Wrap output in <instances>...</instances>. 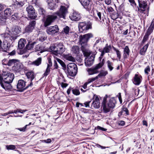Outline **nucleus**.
Returning a JSON list of instances; mask_svg holds the SVG:
<instances>
[{
    "mask_svg": "<svg viewBox=\"0 0 154 154\" xmlns=\"http://www.w3.org/2000/svg\"><path fill=\"white\" fill-rule=\"evenodd\" d=\"M50 49L57 56L59 54H62L65 51V48L63 43H59L56 45H53L51 46Z\"/></svg>",
    "mask_w": 154,
    "mask_h": 154,
    "instance_id": "f257e3e1",
    "label": "nucleus"
},
{
    "mask_svg": "<svg viewBox=\"0 0 154 154\" xmlns=\"http://www.w3.org/2000/svg\"><path fill=\"white\" fill-rule=\"evenodd\" d=\"M78 27L79 31L83 32L91 28V23L90 22H80L79 23Z\"/></svg>",
    "mask_w": 154,
    "mask_h": 154,
    "instance_id": "f03ea898",
    "label": "nucleus"
},
{
    "mask_svg": "<svg viewBox=\"0 0 154 154\" xmlns=\"http://www.w3.org/2000/svg\"><path fill=\"white\" fill-rule=\"evenodd\" d=\"M67 70L69 75L74 76L76 74L77 72V66L74 63H69L67 66Z\"/></svg>",
    "mask_w": 154,
    "mask_h": 154,
    "instance_id": "7ed1b4c3",
    "label": "nucleus"
},
{
    "mask_svg": "<svg viewBox=\"0 0 154 154\" xmlns=\"http://www.w3.org/2000/svg\"><path fill=\"white\" fill-rule=\"evenodd\" d=\"M1 75V74H0ZM14 75L9 73H4L2 76H0L2 82L11 83L14 79Z\"/></svg>",
    "mask_w": 154,
    "mask_h": 154,
    "instance_id": "20e7f679",
    "label": "nucleus"
},
{
    "mask_svg": "<svg viewBox=\"0 0 154 154\" xmlns=\"http://www.w3.org/2000/svg\"><path fill=\"white\" fill-rule=\"evenodd\" d=\"M103 61H104V60L103 59L102 62L97 64L95 67L91 68L88 69L87 71L88 72V75H92L98 73L99 71L98 70L104 64Z\"/></svg>",
    "mask_w": 154,
    "mask_h": 154,
    "instance_id": "39448f33",
    "label": "nucleus"
},
{
    "mask_svg": "<svg viewBox=\"0 0 154 154\" xmlns=\"http://www.w3.org/2000/svg\"><path fill=\"white\" fill-rule=\"evenodd\" d=\"M21 30V29L19 26H13L10 31L11 36L12 38L11 40L14 41L18 37L17 35L20 32Z\"/></svg>",
    "mask_w": 154,
    "mask_h": 154,
    "instance_id": "423d86ee",
    "label": "nucleus"
},
{
    "mask_svg": "<svg viewBox=\"0 0 154 154\" xmlns=\"http://www.w3.org/2000/svg\"><path fill=\"white\" fill-rule=\"evenodd\" d=\"M68 12V7L66 8L63 6H60V9L55 14L60 18L65 19L66 15Z\"/></svg>",
    "mask_w": 154,
    "mask_h": 154,
    "instance_id": "0eeeda50",
    "label": "nucleus"
},
{
    "mask_svg": "<svg viewBox=\"0 0 154 154\" xmlns=\"http://www.w3.org/2000/svg\"><path fill=\"white\" fill-rule=\"evenodd\" d=\"M57 18L55 14L48 15L47 16L46 20L44 21V26L45 27L50 25L54 22Z\"/></svg>",
    "mask_w": 154,
    "mask_h": 154,
    "instance_id": "6e6552de",
    "label": "nucleus"
},
{
    "mask_svg": "<svg viewBox=\"0 0 154 154\" xmlns=\"http://www.w3.org/2000/svg\"><path fill=\"white\" fill-rule=\"evenodd\" d=\"M26 11L27 12L28 16L30 18L34 19L36 17L35 10L31 5L28 6L26 8Z\"/></svg>",
    "mask_w": 154,
    "mask_h": 154,
    "instance_id": "1a4fd4ad",
    "label": "nucleus"
},
{
    "mask_svg": "<svg viewBox=\"0 0 154 154\" xmlns=\"http://www.w3.org/2000/svg\"><path fill=\"white\" fill-rule=\"evenodd\" d=\"M139 8L138 10L141 13H143L147 7V4L146 1L143 0H138Z\"/></svg>",
    "mask_w": 154,
    "mask_h": 154,
    "instance_id": "9d476101",
    "label": "nucleus"
},
{
    "mask_svg": "<svg viewBox=\"0 0 154 154\" xmlns=\"http://www.w3.org/2000/svg\"><path fill=\"white\" fill-rule=\"evenodd\" d=\"M59 29L57 25L49 26L46 30L47 33L49 35H53L58 32Z\"/></svg>",
    "mask_w": 154,
    "mask_h": 154,
    "instance_id": "9b49d317",
    "label": "nucleus"
},
{
    "mask_svg": "<svg viewBox=\"0 0 154 154\" xmlns=\"http://www.w3.org/2000/svg\"><path fill=\"white\" fill-rule=\"evenodd\" d=\"M93 98L94 100L92 103L91 107H93L95 109L99 108L100 106V103L98 96L94 95V96Z\"/></svg>",
    "mask_w": 154,
    "mask_h": 154,
    "instance_id": "f8f14e48",
    "label": "nucleus"
},
{
    "mask_svg": "<svg viewBox=\"0 0 154 154\" xmlns=\"http://www.w3.org/2000/svg\"><path fill=\"white\" fill-rule=\"evenodd\" d=\"M29 85L27 86V87ZM27 87H25V82L22 80H20L18 81L17 85V88L20 91H23Z\"/></svg>",
    "mask_w": 154,
    "mask_h": 154,
    "instance_id": "ddd939ff",
    "label": "nucleus"
},
{
    "mask_svg": "<svg viewBox=\"0 0 154 154\" xmlns=\"http://www.w3.org/2000/svg\"><path fill=\"white\" fill-rule=\"evenodd\" d=\"M80 2L84 7L88 11L91 9V5L90 0H81Z\"/></svg>",
    "mask_w": 154,
    "mask_h": 154,
    "instance_id": "4468645a",
    "label": "nucleus"
},
{
    "mask_svg": "<svg viewBox=\"0 0 154 154\" xmlns=\"http://www.w3.org/2000/svg\"><path fill=\"white\" fill-rule=\"evenodd\" d=\"M69 18L72 20L78 21L81 19V16L79 14L75 11L70 14Z\"/></svg>",
    "mask_w": 154,
    "mask_h": 154,
    "instance_id": "2eb2a0df",
    "label": "nucleus"
},
{
    "mask_svg": "<svg viewBox=\"0 0 154 154\" xmlns=\"http://www.w3.org/2000/svg\"><path fill=\"white\" fill-rule=\"evenodd\" d=\"M88 42V41L84 35L79 36V42L80 44L82 46L81 48L87 47V46Z\"/></svg>",
    "mask_w": 154,
    "mask_h": 154,
    "instance_id": "dca6fc26",
    "label": "nucleus"
},
{
    "mask_svg": "<svg viewBox=\"0 0 154 154\" xmlns=\"http://www.w3.org/2000/svg\"><path fill=\"white\" fill-rule=\"evenodd\" d=\"M35 21L32 20L30 22L29 24L25 29V31L27 32H32L35 24Z\"/></svg>",
    "mask_w": 154,
    "mask_h": 154,
    "instance_id": "f3484780",
    "label": "nucleus"
},
{
    "mask_svg": "<svg viewBox=\"0 0 154 154\" xmlns=\"http://www.w3.org/2000/svg\"><path fill=\"white\" fill-rule=\"evenodd\" d=\"M115 105L112 103L109 100L107 103V106H106V113L110 112L109 114H110L113 111V109L115 107Z\"/></svg>",
    "mask_w": 154,
    "mask_h": 154,
    "instance_id": "a211bd4d",
    "label": "nucleus"
},
{
    "mask_svg": "<svg viewBox=\"0 0 154 154\" xmlns=\"http://www.w3.org/2000/svg\"><path fill=\"white\" fill-rule=\"evenodd\" d=\"M142 76L140 75H139L137 74H136L133 81L134 84L136 85H139L141 82V79Z\"/></svg>",
    "mask_w": 154,
    "mask_h": 154,
    "instance_id": "6ab92c4d",
    "label": "nucleus"
},
{
    "mask_svg": "<svg viewBox=\"0 0 154 154\" xmlns=\"http://www.w3.org/2000/svg\"><path fill=\"white\" fill-rule=\"evenodd\" d=\"M106 75V73L105 72H103L101 71L100 73L97 76H96L95 77L89 79L87 82V83L89 84L94 81L95 80L98 79V77L102 76H104Z\"/></svg>",
    "mask_w": 154,
    "mask_h": 154,
    "instance_id": "aec40b11",
    "label": "nucleus"
},
{
    "mask_svg": "<svg viewBox=\"0 0 154 154\" xmlns=\"http://www.w3.org/2000/svg\"><path fill=\"white\" fill-rule=\"evenodd\" d=\"M42 60V58L41 57H39L32 62L29 61L28 62V64L33 65L36 66H38L41 63Z\"/></svg>",
    "mask_w": 154,
    "mask_h": 154,
    "instance_id": "412c9836",
    "label": "nucleus"
},
{
    "mask_svg": "<svg viewBox=\"0 0 154 154\" xmlns=\"http://www.w3.org/2000/svg\"><path fill=\"white\" fill-rule=\"evenodd\" d=\"M71 51L73 54H78L79 52V47L78 46H73L71 49Z\"/></svg>",
    "mask_w": 154,
    "mask_h": 154,
    "instance_id": "4be33fe9",
    "label": "nucleus"
},
{
    "mask_svg": "<svg viewBox=\"0 0 154 154\" xmlns=\"http://www.w3.org/2000/svg\"><path fill=\"white\" fill-rule=\"evenodd\" d=\"M19 63V60L17 59H13L8 60V66H11L14 65V66L16 67L17 65Z\"/></svg>",
    "mask_w": 154,
    "mask_h": 154,
    "instance_id": "5701e85b",
    "label": "nucleus"
},
{
    "mask_svg": "<svg viewBox=\"0 0 154 154\" xmlns=\"http://www.w3.org/2000/svg\"><path fill=\"white\" fill-rule=\"evenodd\" d=\"M64 58L67 60L74 62L75 61V58L73 57L71 54H65L63 55Z\"/></svg>",
    "mask_w": 154,
    "mask_h": 154,
    "instance_id": "b1692460",
    "label": "nucleus"
},
{
    "mask_svg": "<svg viewBox=\"0 0 154 154\" xmlns=\"http://www.w3.org/2000/svg\"><path fill=\"white\" fill-rule=\"evenodd\" d=\"M94 61V59L87 57L85 59V64L86 66H90L93 64Z\"/></svg>",
    "mask_w": 154,
    "mask_h": 154,
    "instance_id": "393cba45",
    "label": "nucleus"
},
{
    "mask_svg": "<svg viewBox=\"0 0 154 154\" xmlns=\"http://www.w3.org/2000/svg\"><path fill=\"white\" fill-rule=\"evenodd\" d=\"M25 43V39L24 38H21L18 42V48L20 49L23 48L24 47Z\"/></svg>",
    "mask_w": 154,
    "mask_h": 154,
    "instance_id": "a878e982",
    "label": "nucleus"
},
{
    "mask_svg": "<svg viewBox=\"0 0 154 154\" xmlns=\"http://www.w3.org/2000/svg\"><path fill=\"white\" fill-rule=\"evenodd\" d=\"M125 114L126 115H128L129 112L127 108L124 107L122 108L121 111L119 112L118 116H120L122 115Z\"/></svg>",
    "mask_w": 154,
    "mask_h": 154,
    "instance_id": "bb28decb",
    "label": "nucleus"
},
{
    "mask_svg": "<svg viewBox=\"0 0 154 154\" xmlns=\"http://www.w3.org/2000/svg\"><path fill=\"white\" fill-rule=\"evenodd\" d=\"M26 75L28 79H30L32 81L34 78L35 76L33 72H29L26 73Z\"/></svg>",
    "mask_w": 154,
    "mask_h": 154,
    "instance_id": "cd10ccee",
    "label": "nucleus"
},
{
    "mask_svg": "<svg viewBox=\"0 0 154 154\" xmlns=\"http://www.w3.org/2000/svg\"><path fill=\"white\" fill-rule=\"evenodd\" d=\"M148 44H147L144 45L140 50V53L141 55H144L148 47Z\"/></svg>",
    "mask_w": 154,
    "mask_h": 154,
    "instance_id": "c85d7f7f",
    "label": "nucleus"
},
{
    "mask_svg": "<svg viewBox=\"0 0 154 154\" xmlns=\"http://www.w3.org/2000/svg\"><path fill=\"white\" fill-rule=\"evenodd\" d=\"M23 5V3L22 2H16L13 5V6L16 9H18L21 7Z\"/></svg>",
    "mask_w": 154,
    "mask_h": 154,
    "instance_id": "c756f323",
    "label": "nucleus"
},
{
    "mask_svg": "<svg viewBox=\"0 0 154 154\" xmlns=\"http://www.w3.org/2000/svg\"><path fill=\"white\" fill-rule=\"evenodd\" d=\"M129 49L128 46H126L124 48L123 54L124 57L127 58L129 54Z\"/></svg>",
    "mask_w": 154,
    "mask_h": 154,
    "instance_id": "7c9ffc66",
    "label": "nucleus"
},
{
    "mask_svg": "<svg viewBox=\"0 0 154 154\" xmlns=\"http://www.w3.org/2000/svg\"><path fill=\"white\" fill-rule=\"evenodd\" d=\"M12 13V10L10 8H7L4 11V15L7 17L10 16Z\"/></svg>",
    "mask_w": 154,
    "mask_h": 154,
    "instance_id": "2f4dec72",
    "label": "nucleus"
},
{
    "mask_svg": "<svg viewBox=\"0 0 154 154\" xmlns=\"http://www.w3.org/2000/svg\"><path fill=\"white\" fill-rule=\"evenodd\" d=\"M85 56L88 57L90 54V53L86 48V47L81 48Z\"/></svg>",
    "mask_w": 154,
    "mask_h": 154,
    "instance_id": "473e14b6",
    "label": "nucleus"
},
{
    "mask_svg": "<svg viewBox=\"0 0 154 154\" xmlns=\"http://www.w3.org/2000/svg\"><path fill=\"white\" fill-rule=\"evenodd\" d=\"M2 36L4 38V41H5L6 42H7L8 40H9L10 39L11 40V39H12L11 36H10V35L8 33H5L3 34L2 35Z\"/></svg>",
    "mask_w": 154,
    "mask_h": 154,
    "instance_id": "72a5a7b5",
    "label": "nucleus"
},
{
    "mask_svg": "<svg viewBox=\"0 0 154 154\" xmlns=\"http://www.w3.org/2000/svg\"><path fill=\"white\" fill-rule=\"evenodd\" d=\"M35 42H29L26 46V48L27 50H31L33 48L34 45L35 44Z\"/></svg>",
    "mask_w": 154,
    "mask_h": 154,
    "instance_id": "f704fd0d",
    "label": "nucleus"
},
{
    "mask_svg": "<svg viewBox=\"0 0 154 154\" xmlns=\"http://www.w3.org/2000/svg\"><path fill=\"white\" fill-rule=\"evenodd\" d=\"M106 99L105 97L103 98L102 103V108H103V110L104 113L106 112Z\"/></svg>",
    "mask_w": 154,
    "mask_h": 154,
    "instance_id": "c9c22d12",
    "label": "nucleus"
},
{
    "mask_svg": "<svg viewBox=\"0 0 154 154\" xmlns=\"http://www.w3.org/2000/svg\"><path fill=\"white\" fill-rule=\"evenodd\" d=\"M84 35L88 42L90 38H92L93 36V35L92 33H88Z\"/></svg>",
    "mask_w": 154,
    "mask_h": 154,
    "instance_id": "e433bc0d",
    "label": "nucleus"
},
{
    "mask_svg": "<svg viewBox=\"0 0 154 154\" xmlns=\"http://www.w3.org/2000/svg\"><path fill=\"white\" fill-rule=\"evenodd\" d=\"M16 67V69L17 70H22L23 68V65L20 63L19 62V63L18 64H17V65L16 67Z\"/></svg>",
    "mask_w": 154,
    "mask_h": 154,
    "instance_id": "4c0bfd02",
    "label": "nucleus"
},
{
    "mask_svg": "<svg viewBox=\"0 0 154 154\" xmlns=\"http://www.w3.org/2000/svg\"><path fill=\"white\" fill-rule=\"evenodd\" d=\"M6 148L8 150H14L16 149V146L15 145H6Z\"/></svg>",
    "mask_w": 154,
    "mask_h": 154,
    "instance_id": "58836bf2",
    "label": "nucleus"
},
{
    "mask_svg": "<svg viewBox=\"0 0 154 154\" xmlns=\"http://www.w3.org/2000/svg\"><path fill=\"white\" fill-rule=\"evenodd\" d=\"M54 58H56L57 61L60 63L62 66L63 67H66V65L65 63L62 60L60 59L57 58L55 56H54Z\"/></svg>",
    "mask_w": 154,
    "mask_h": 154,
    "instance_id": "ea45409f",
    "label": "nucleus"
},
{
    "mask_svg": "<svg viewBox=\"0 0 154 154\" xmlns=\"http://www.w3.org/2000/svg\"><path fill=\"white\" fill-rule=\"evenodd\" d=\"M107 66L108 67L110 71H112L113 69L112 63L110 62L109 61H107Z\"/></svg>",
    "mask_w": 154,
    "mask_h": 154,
    "instance_id": "a19ab883",
    "label": "nucleus"
},
{
    "mask_svg": "<svg viewBox=\"0 0 154 154\" xmlns=\"http://www.w3.org/2000/svg\"><path fill=\"white\" fill-rule=\"evenodd\" d=\"M113 48L114 50L116 52V54L117 55V57L119 59L121 58V54L120 51L117 49L112 47Z\"/></svg>",
    "mask_w": 154,
    "mask_h": 154,
    "instance_id": "79ce46f5",
    "label": "nucleus"
},
{
    "mask_svg": "<svg viewBox=\"0 0 154 154\" xmlns=\"http://www.w3.org/2000/svg\"><path fill=\"white\" fill-rule=\"evenodd\" d=\"M95 13L97 14V16L99 18V20L98 19L99 21H100L101 22H102L103 23L104 22V20L103 19H102V21L101 20V14L100 12L98 11H96L95 12Z\"/></svg>",
    "mask_w": 154,
    "mask_h": 154,
    "instance_id": "37998d69",
    "label": "nucleus"
},
{
    "mask_svg": "<svg viewBox=\"0 0 154 154\" xmlns=\"http://www.w3.org/2000/svg\"><path fill=\"white\" fill-rule=\"evenodd\" d=\"M63 32L66 34H68L69 32V28L68 26H66L63 28Z\"/></svg>",
    "mask_w": 154,
    "mask_h": 154,
    "instance_id": "c03bdc74",
    "label": "nucleus"
},
{
    "mask_svg": "<svg viewBox=\"0 0 154 154\" xmlns=\"http://www.w3.org/2000/svg\"><path fill=\"white\" fill-rule=\"evenodd\" d=\"M72 93L75 95H78L80 94L79 90L76 88L72 89Z\"/></svg>",
    "mask_w": 154,
    "mask_h": 154,
    "instance_id": "a18cd8bd",
    "label": "nucleus"
},
{
    "mask_svg": "<svg viewBox=\"0 0 154 154\" xmlns=\"http://www.w3.org/2000/svg\"><path fill=\"white\" fill-rule=\"evenodd\" d=\"M154 28L149 26V27L148 28L147 32L146 33V34L147 35H149L150 34L152 33V32Z\"/></svg>",
    "mask_w": 154,
    "mask_h": 154,
    "instance_id": "49530a36",
    "label": "nucleus"
},
{
    "mask_svg": "<svg viewBox=\"0 0 154 154\" xmlns=\"http://www.w3.org/2000/svg\"><path fill=\"white\" fill-rule=\"evenodd\" d=\"M49 8L50 9L53 10L56 7V4L52 2H51L49 4Z\"/></svg>",
    "mask_w": 154,
    "mask_h": 154,
    "instance_id": "de8ad7c7",
    "label": "nucleus"
},
{
    "mask_svg": "<svg viewBox=\"0 0 154 154\" xmlns=\"http://www.w3.org/2000/svg\"><path fill=\"white\" fill-rule=\"evenodd\" d=\"M58 82L60 85L63 88H66L68 85L67 84L63 83L62 82L60 81H58Z\"/></svg>",
    "mask_w": 154,
    "mask_h": 154,
    "instance_id": "09e8293b",
    "label": "nucleus"
},
{
    "mask_svg": "<svg viewBox=\"0 0 154 154\" xmlns=\"http://www.w3.org/2000/svg\"><path fill=\"white\" fill-rule=\"evenodd\" d=\"M50 71V68L49 67V65H48L43 75L44 76H47L49 74Z\"/></svg>",
    "mask_w": 154,
    "mask_h": 154,
    "instance_id": "8fccbe9b",
    "label": "nucleus"
},
{
    "mask_svg": "<svg viewBox=\"0 0 154 154\" xmlns=\"http://www.w3.org/2000/svg\"><path fill=\"white\" fill-rule=\"evenodd\" d=\"M27 111L26 110H22L21 109H18L16 110H14L13 111L14 113H17L18 112H20L23 113L24 112Z\"/></svg>",
    "mask_w": 154,
    "mask_h": 154,
    "instance_id": "3c124183",
    "label": "nucleus"
},
{
    "mask_svg": "<svg viewBox=\"0 0 154 154\" xmlns=\"http://www.w3.org/2000/svg\"><path fill=\"white\" fill-rule=\"evenodd\" d=\"M150 71V68L149 66H147L144 69L145 73L146 75H148L149 72Z\"/></svg>",
    "mask_w": 154,
    "mask_h": 154,
    "instance_id": "603ef678",
    "label": "nucleus"
},
{
    "mask_svg": "<svg viewBox=\"0 0 154 154\" xmlns=\"http://www.w3.org/2000/svg\"><path fill=\"white\" fill-rule=\"evenodd\" d=\"M7 18V17L4 14H2L0 16V19L2 21H5V20H6Z\"/></svg>",
    "mask_w": 154,
    "mask_h": 154,
    "instance_id": "864d4df0",
    "label": "nucleus"
},
{
    "mask_svg": "<svg viewBox=\"0 0 154 154\" xmlns=\"http://www.w3.org/2000/svg\"><path fill=\"white\" fill-rule=\"evenodd\" d=\"M38 11L41 15H44L45 12V11L42 8H40L38 9Z\"/></svg>",
    "mask_w": 154,
    "mask_h": 154,
    "instance_id": "5fc2aeb1",
    "label": "nucleus"
},
{
    "mask_svg": "<svg viewBox=\"0 0 154 154\" xmlns=\"http://www.w3.org/2000/svg\"><path fill=\"white\" fill-rule=\"evenodd\" d=\"M35 49L36 51H40L41 50V46L40 45H37L35 47Z\"/></svg>",
    "mask_w": 154,
    "mask_h": 154,
    "instance_id": "6e6d98bb",
    "label": "nucleus"
},
{
    "mask_svg": "<svg viewBox=\"0 0 154 154\" xmlns=\"http://www.w3.org/2000/svg\"><path fill=\"white\" fill-rule=\"evenodd\" d=\"M27 126L28 125H26L24 127L22 128H18L17 129L21 131L24 132L26 131V129Z\"/></svg>",
    "mask_w": 154,
    "mask_h": 154,
    "instance_id": "4d7b16f0",
    "label": "nucleus"
},
{
    "mask_svg": "<svg viewBox=\"0 0 154 154\" xmlns=\"http://www.w3.org/2000/svg\"><path fill=\"white\" fill-rule=\"evenodd\" d=\"M2 63L3 65L8 66V60L6 59L3 60L2 61Z\"/></svg>",
    "mask_w": 154,
    "mask_h": 154,
    "instance_id": "13d9d810",
    "label": "nucleus"
},
{
    "mask_svg": "<svg viewBox=\"0 0 154 154\" xmlns=\"http://www.w3.org/2000/svg\"><path fill=\"white\" fill-rule=\"evenodd\" d=\"M149 36V35H148L146 34H145V35H144L143 37V43H144L147 41V40L148 39Z\"/></svg>",
    "mask_w": 154,
    "mask_h": 154,
    "instance_id": "bf43d9fd",
    "label": "nucleus"
},
{
    "mask_svg": "<svg viewBox=\"0 0 154 154\" xmlns=\"http://www.w3.org/2000/svg\"><path fill=\"white\" fill-rule=\"evenodd\" d=\"M109 100L112 103H113V104L116 105V100L114 98H111Z\"/></svg>",
    "mask_w": 154,
    "mask_h": 154,
    "instance_id": "052dcab7",
    "label": "nucleus"
},
{
    "mask_svg": "<svg viewBox=\"0 0 154 154\" xmlns=\"http://www.w3.org/2000/svg\"><path fill=\"white\" fill-rule=\"evenodd\" d=\"M106 52V50L105 49V48L104 49L103 51H102L101 54L100 55V56L99 57V58L100 59H101L102 58V57H103V55L105 54V52Z\"/></svg>",
    "mask_w": 154,
    "mask_h": 154,
    "instance_id": "680f3d73",
    "label": "nucleus"
},
{
    "mask_svg": "<svg viewBox=\"0 0 154 154\" xmlns=\"http://www.w3.org/2000/svg\"><path fill=\"white\" fill-rule=\"evenodd\" d=\"M112 47L110 45L106 46V53L109 52L111 50Z\"/></svg>",
    "mask_w": 154,
    "mask_h": 154,
    "instance_id": "e2e57ef3",
    "label": "nucleus"
},
{
    "mask_svg": "<svg viewBox=\"0 0 154 154\" xmlns=\"http://www.w3.org/2000/svg\"><path fill=\"white\" fill-rule=\"evenodd\" d=\"M118 98H119V101L120 102V103L121 104L122 103V100L121 93H119L118 94Z\"/></svg>",
    "mask_w": 154,
    "mask_h": 154,
    "instance_id": "0e129e2a",
    "label": "nucleus"
},
{
    "mask_svg": "<svg viewBox=\"0 0 154 154\" xmlns=\"http://www.w3.org/2000/svg\"><path fill=\"white\" fill-rule=\"evenodd\" d=\"M91 101H89L87 102H86L84 103V104L85 105L86 107H89V104L91 103Z\"/></svg>",
    "mask_w": 154,
    "mask_h": 154,
    "instance_id": "69168bd1",
    "label": "nucleus"
},
{
    "mask_svg": "<svg viewBox=\"0 0 154 154\" xmlns=\"http://www.w3.org/2000/svg\"><path fill=\"white\" fill-rule=\"evenodd\" d=\"M96 128L97 129L100 130H102V131H105L106 130V129L105 128H104L102 127H101L100 126H97L96 127Z\"/></svg>",
    "mask_w": 154,
    "mask_h": 154,
    "instance_id": "338daca9",
    "label": "nucleus"
},
{
    "mask_svg": "<svg viewBox=\"0 0 154 154\" xmlns=\"http://www.w3.org/2000/svg\"><path fill=\"white\" fill-rule=\"evenodd\" d=\"M150 26L153 28H154V18L152 20Z\"/></svg>",
    "mask_w": 154,
    "mask_h": 154,
    "instance_id": "774afa93",
    "label": "nucleus"
}]
</instances>
